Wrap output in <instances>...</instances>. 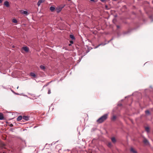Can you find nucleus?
<instances>
[{
	"mask_svg": "<svg viewBox=\"0 0 153 153\" xmlns=\"http://www.w3.org/2000/svg\"><path fill=\"white\" fill-rule=\"evenodd\" d=\"M100 46V45H99V44L96 47H95V48H98V47H99Z\"/></svg>",
	"mask_w": 153,
	"mask_h": 153,
	"instance_id": "27",
	"label": "nucleus"
},
{
	"mask_svg": "<svg viewBox=\"0 0 153 153\" xmlns=\"http://www.w3.org/2000/svg\"><path fill=\"white\" fill-rule=\"evenodd\" d=\"M114 0V1H116L117 0Z\"/></svg>",
	"mask_w": 153,
	"mask_h": 153,
	"instance_id": "37",
	"label": "nucleus"
},
{
	"mask_svg": "<svg viewBox=\"0 0 153 153\" xmlns=\"http://www.w3.org/2000/svg\"><path fill=\"white\" fill-rule=\"evenodd\" d=\"M51 93V90L50 89H49L48 91V94H50Z\"/></svg>",
	"mask_w": 153,
	"mask_h": 153,
	"instance_id": "23",
	"label": "nucleus"
},
{
	"mask_svg": "<svg viewBox=\"0 0 153 153\" xmlns=\"http://www.w3.org/2000/svg\"><path fill=\"white\" fill-rule=\"evenodd\" d=\"M112 39H111L110 41L107 42L106 41H105V43H101L99 44V45H102L104 46L106 44L108 43L111 40H112Z\"/></svg>",
	"mask_w": 153,
	"mask_h": 153,
	"instance_id": "5",
	"label": "nucleus"
},
{
	"mask_svg": "<svg viewBox=\"0 0 153 153\" xmlns=\"http://www.w3.org/2000/svg\"><path fill=\"white\" fill-rule=\"evenodd\" d=\"M116 116H115V115H114L113 116V117L112 118V119L113 120H116Z\"/></svg>",
	"mask_w": 153,
	"mask_h": 153,
	"instance_id": "18",
	"label": "nucleus"
},
{
	"mask_svg": "<svg viewBox=\"0 0 153 153\" xmlns=\"http://www.w3.org/2000/svg\"><path fill=\"white\" fill-rule=\"evenodd\" d=\"M91 1H94V0H90Z\"/></svg>",
	"mask_w": 153,
	"mask_h": 153,
	"instance_id": "32",
	"label": "nucleus"
},
{
	"mask_svg": "<svg viewBox=\"0 0 153 153\" xmlns=\"http://www.w3.org/2000/svg\"><path fill=\"white\" fill-rule=\"evenodd\" d=\"M144 143L147 145L149 144L148 141L145 138L143 140Z\"/></svg>",
	"mask_w": 153,
	"mask_h": 153,
	"instance_id": "10",
	"label": "nucleus"
},
{
	"mask_svg": "<svg viewBox=\"0 0 153 153\" xmlns=\"http://www.w3.org/2000/svg\"><path fill=\"white\" fill-rule=\"evenodd\" d=\"M30 75L31 76H33L34 77H35L36 76L35 74L34 73H33V72L30 73Z\"/></svg>",
	"mask_w": 153,
	"mask_h": 153,
	"instance_id": "15",
	"label": "nucleus"
},
{
	"mask_svg": "<svg viewBox=\"0 0 153 153\" xmlns=\"http://www.w3.org/2000/svg\"><path fill=\"white\" fill-rule=\"evenodd\" d=\"M108 114H104L101 116L97 120V121L99 123H101L105 120L107 118Z\"/></svg>",
	"mask_w": 153,
	"mask_h": 153,
	"instance_id": "1",
	"label": "nucleus"
},
{
	"mask_svg": "<svg viewBox=\"0 0 153 153\" xmlns=\"http://www.w3.org/2000/svg\"><path fill=\"white\" fill-rule=\"evenodd\" d=\"M22 49L25 52H28V49L27 47H24L22 48Z\"/></svg>",
	"mask_w": 153,
	"mask_h": 153,
	"instance_id": "7",
	"label": "nucleus"
},
{
	"mask_svg": "<svg viewBox=\"0 0 153 153\" xmlns=\"http://www.w3.org/2000/svg\"><path fill=\"white\" fill-rule=\"evenodd\" d=\"M12 22L14 23H17V21L16 19H12Z\"/></svg>",
	"mask_w": 153,
	"mask_h": 153,
	"instance_id": "17",
	"label": "nucleus"
},
{
	"mask_svg": "<svg viewBox=\"0 0 153 153\" xmlns=\"http://www.w3.org/2000/svg\"><path fill=\"white\" fill-rule=\"evenodd\" d=\"M3 1V0H0V3H1Z\"/></svg>",
	"mask_w": 153,
	"mask_h": 153,
	"instance_id": "29",
	"label": "nucleus"
},
{
	"mask_svg": "<svg viewBox=\"0 0 153 153\" xmlns=\"http://www.w3.org/2000/svg\"><path fill=\"white\" fill-rule=\"evenodd\" d=\"M152 21H153V20H152Z\"/></svg>",
	"mask_w": 153,
	"mask_h": 153,
	"instance_id": "38",
	"label": "nucleus"
},
{
	"mask_svg": "<svg viewBox=\"0 0 153 153\" xmlns=\"http://www.w3.org/2000/svg\"><path fill=\"white\" fill-rule=\"evenodd\" d=\"M108 147H110L112 146L111 143V142L108 143Z\"/></svg>",
	"mask_w": 153,
	"mask_h": 153,
	"instance_id": "19",
	"label": "nucleus"
},
{
	"mask_svg": "<svg viewBox=\"0 0 153 153\" xmlns=\"http://www.w3.org/2000/svg\"><path fill=\"white\" fill-rule=\"evenodd\" d=\"M68 1H71V0H68Z\"/></svg>",
	"mask_w": 153,
	"mask_h": 153,
	"instance_id": "36",
	"label": "nucleus"
},
{
	"mask_svg": "<svg viewBox=\"0 0 153 153\" xmlns=\"http://www.w3.org/2000/svg\"><path fill=\"white\" fill-rule=\"evenodd\" d=\"M111 140L113 143H115L116 142V140L114 137H112Z\"/></svg>",
	"mask_w": 153,
	"mask_h": 153,
	"instance_id": "13",
	"label": "nucleus"
},
{
	"mask_svg": "<svg viewBox=\"0 0 153 153\" xmlns=\"http://www.w3.org/2000/svg\"><path fill=\"white\" fill-rule=\"evenodd\" d=\"M117 27L118 28H120V26L119 25H117Z\"/></svg>",
	"mask_w": 153,
	"mask_h": 153,
	"instance_id": "30",
	"label": "nucleus"
},
{
	"mask_svg": "<svg viewBox=\"0 0 153 153\" xmlns=\"http://www.w3.org/2000/svg\"><path fill=\"white\" fill-rule=\"evenodd\" d=\"M40 67L41 69H42L43 70H44L45 69V66L43 65H40Z\"/></svg>",
	"mask_w": 153,
	"mask_h": 153,
	"instance_id": "16",
	"label": "nucleus"
},
{
	"mask_svg": "<svg viewBox=\"0 0 153 153\" xmlns=\"http://www.w3.org/2000/svg\"><path fill=\"white\" fill-rule=\"evenodd\" d=\"M39 1H40L41 2H43L45 0H39Z\"/></svg>",
	"mask_w": 153,
	"mask_h": 153,
	"instance_id": "25",
	"label": "nucleus"
},
{
	"mask_svg": "<svg viewBox=\"0 0 153 153\" xmlns=\"http://www.w3.org/2000/svg\"><path fill=\"white\" fill-rule=\"evenodd\" d=\"M49 83H48V84H47V85H45L43 87H45V86H47V85H48L49 84Z\"/></svg>",
	"mask_w": 153,
	"mask_h": 153,
	"instance_id": "28",
	"label": "nucleus"
},
{
	"mask_svg": "<svg viewBox=\"0 0 153 153\" xmlns=\"http://www.w3.org/2000/svg\"><path fill=\"white\" fill-rule=\"evenodd\" d=\"M119 105H120V106H121L122 105L120 104Z\"/></svg>",
	"mask_w": 153,
	"mask_h": 153,
	"instance_id": "34",
	"label": "nucleus"
},
{
	"mask_svg": "<svg viewBox=\"0 0 153 153\" xmlns=\"http://www.w3.org/2000/svg\"><path fill=\"white\" fill-rule=\"evenodd\" d=\"M55 9V7L53 6H51L50 7V10L52 12L54 11Z\"/></svg>",
	"mask_w": 153,
	"mask_h": 153,
	"instance_id": "12",
	"label": "nucleus"
},
{
	"mask_svg": "<svg viewBox=\"0 0 153 153\" xmlns=\"http://www.w3.org/2000/svg\"><path fill=\"white\" fill-rule=\"evenodd\" d=\"M70 43H71V44H73L74 43L73 41H72V40L70 41Z\"/></svg>",
	"mask_w": 153,
	"mask_h": 153,
	"instance_id": "24",
	"label": "nucleus"
},
{
	"mask_svg": "<svg viewBox=\"0 0 153 153\" xmlns=\"http://www.w3.org/2000/svg\"><path fill=\"white\" fill-rule=\"evenodd\" d=\"M23 119L26 121L28 120H29V117L28 116H24L23 117Z\"/></svg>",
	"mask_w": 153,
	"mask_h": 153,
	"instance_id": "8",
	"label": "nucleus"
},
{
	"mask_svg": "<svg viewBox=\"0 0 153 153\" xmlns=\"http://www.w3.org/2000/svg\"><path fill=\"white\" fill-rule=\"evenodd\" d=\"M147 132H149V129L148 127H146L145 128Z\"/></svg>",
	"mask_w": 153,
	"mask_h": 153,
	"instance_id": "21",
	"label": "nucleus"
},
{
	"mask_svg": "<svg viewBox=\"0 0 153 153\" xmlns=\"http://www.w3.org/2000/svg\"><path fill=\"white\" fill-rule=\"evenodd\" d=\"M42 3V2H41L40 1H39L37 3V5L38 6H39Z\"/></svg>",
	"mask_w": 153,
	"mask_h": 153,
	"instance_id": "22",
	"label": "nucleus"
},
{
	"mask_svg": "<svg viewBox=\"0 0 153 153\" xmlns=\"http://www.w3.org/2000/svg\"><path fill=\"white\" fill-rule=\"evenodd\" d=\"M70 37L71 38L72 40H74L75 39V37L72 34H71L70 35Z\"/></svg>",
	"mask_w": 153,
	"mask_h": 153,
	"instance_id": "14",
	"label": "nucleus"
},
{
	"mask_svg": "<svg viewBox=\"0 0 153 153\" xmlns=\"http://www.w3.org/2000/svg\"><path fill=\"white\" fill-rule=\"evenodd\" d=\"M4 4L7 7H8L9 6V2L7 1H5L4 3Z\"/></svg>",
	"mask_w": 153,
	"mask_h": 153,
	"instance_id": "4",
	"label": "nucleus"
},
{
	"mask_svg": "<svg viewBox=\"0 0 153 153\" xmlns=\"http://www.w3.org/2000/svg\"><path fill=\"white\" fill-rule=\"evenodd\" d=\"M21 12L22 14L25 15H27L29 14L28 12L27 11L22 10Z\"/></svg>",
	"mask_w": 153,
	"mask_h": 153,
	"instance_id": "3",
	"label": "nucleus"
},
{
	"mask_svg": "<svg viewBox=\"0 0 153 153\" xmlns=\"http://www.w3.org/2000/svg\"><path fill=\"white\" fill-rule=\"evenodd\" d=\"M13 126V124H11V125H10V126Z\"/></svg>",
	"mask_w": 153,
	"mask_h": 153,
	"instance_id": "33",
	"label": "nucleus"
},
{
	"mask_svg": "<svg viewBox=\"0 0 153 153\" xmlns=\"http://www.w3.org/2000/svg\"><path fill=\"white\" fill-rule=\"evenodd\" d=\"M71 44L70 43V44H69V46H71Z\"/></svg>",
	"mask_w": 153,
	"mask_h": 153,
	"instance_id": "31",
	"label": "nucleus"
},
{
	"mask_svg": "<svg viewBox=\"0 0 153 153\" xmlns=\"http://www.w3.org/2000/svg\"><path fill=\"white\" fill-rule=\"evenodd\" d=\"M18 88H19V86H18V87H17V89H18Z\"/></svg>",
	"mask_w": 153,
	"mask_h": 153,
	"instance_id": "35",
	"label": "nucleus"
},
{
	"mask_svg": "<svg viewBox=\"0 0 153 153\" xmlns=\"http://www.w3.org/2000/svg\"><path fill=\"white\" fill-rule=\"evenodd\" d=\"M100 1L102 2H104L105 1V0H100Z\"/></svg>",
	"mask_w": 153,
	"mask_h": 153,
	"instance_id": "26",
	"label": "nucleus"
},
{
	"mask_svg": "<svg viewBox=\"0 0 153 153\" xmlns=\"http://www.w3.org/2000/svg\"><path fill=\"white\" fill-rule=\"evenodd\" d=\"M130 152L131 153H137V152L133 148H131Z\"/></svg>",
	"mask_w": 153,
	"mask_h": 153,
	"instance_id": "6",
	"label": "nucleus"
},
{
	"mask_svg": "<svg viewBox=\"0 0 153 153\" xmlns=\"http://www.w3.org/2000/svg\"><path fill=\"white\" fill-rule=\"evenodd\" d=\"M65 6V5H61L57 7L56 9V11L57 13H59L60 12L62 9Z\"/></svg>",
	"mask_w": 153,
	"mask_h": 153,
	"instance_id": "2",
	"label": "nucleus"
},
{
	"mask_svg": "<svg viewBox=\"0 0 153 153\" xmlns=\"http://www.w3.org/2000/svg\"><path fill=\"white\" fill-rule=\"evenodd\" d=\"M22 118H23V117L21 116H18L17 118V121H19L20 120H22Z\"/></svg>",
	"mask_w": 153,
	"mask_h": 153,
	"instance_id": "9",
	"label": "nucleus"
},
{
	"mask_svg": "<svg viewBox=\"0 0 153 153\" xmlns=\"http://www.w3.org/2000/svg\"><path fill=\"white\" fill-rule=\"evenodd\" d=\"M146 114H149L150 112L149 110H147L145 111Z\"/></svg>",
	"mask_w": 153,
	"mask_h": 153,
	"instance_id": "20",
	"label": "nucleus"
},
{
	"mask_svg": "<svg viewBox=\"0 0 153 153\" xmlns=\"http://www.w3.org/2000/svg\"><path fill=\"white\" fill-rule=\"evenodd\" d=\"M4 117L3 116V114H2L0 113V120H2L4 119Z\"/></svg>",
	"mask_w": 153,
	"mask_h": 153,
	"instance_id": "11",
	"label": "nucleus"
}]
</instances>
